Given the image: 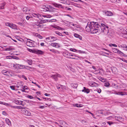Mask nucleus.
Instances as JSON below:
<instances>
[{
  "label": "nucleus",
  "instance_id": "obj_1",
  "mask_svg": "<svg viewBox=\"0 0 127 127\" xmlns=\"http://www.w3.org/2000/svg\"><path fill=\"white\" fill-rule=\"evenodd\" d=\"M99 25L97 22H89L86 27V31L88 32H90L91 33L94 34L98 32H108V27L104 24Z\"/></svg>",
  "mask_w": 127,
  "mask_h": 127
},
{
  "label": "nucleus",
  "instance_id": "obj_2",
  "mask_svg": "<svg viewBox=\"0 0 127 127\" xmlns=\"http://www.w3.org/2000/svg\"><path fill=\"white\" fill-rule=\"evenodd\" d=\"M56 10L53 8L52 6L48 5H46L43 6L41 8L40 10L41 11L54 12Z\"/></svg>",
  "mask_w": 127,
  "mask_h": 127
},
{
  "label": "nucleus",
  "instance_id": "obj_3",
  "mask_svg": "<svg viewBox=\"0 0 127 127\" xmlns=\"http://www.w3.org/2000/svg\"><path fill=\"white\" fill-rule=\"evenodd\" d=\"M50 77L54 79L55 80L57 81L58 80V77H60L61 76L59 74L56 73L53 74L51 75Z\"/></svg>",
  "mask_w": 127,
  "mask_h": 127
},
{
  "label": "nucleus",
  "instance_id": "obj_4",
  "mask_svg": "<svg viewBox=\"0 0 127 127\" xmlns=\"http://www.w3.org/2000/svg\"><path fill=\"white\" fill-rule=\"evenodd\" d=\"M104 13L107 16H111L113 15V13L111 12L108 10L104 11Z\"/></svg>",
  "mask_w": 127,
  "mask_h": 127
},
{
  "label": "nucleus",
  "instance_id": "obj_5",
  "mask_svg": "<svg viewBox=\"0 0 127 127\" xmlns=\"http://www.w3.org/2000/svg\"><path fill=\"white\" fill-rule=\"evenodd\" d=\"M52 4L55 6L56 7L58 8H63L64 7L61 4H59L58 3H52Z\"/></svg>",
  "mask_w": 127,
  "mask_h": 127
},
{
  "label": "nucleus",
  "instance_id": "obj_6",
  "mask_svg": "<svg viewBox=\"0 0 127 127\" xmlns=\"http://www.w3.org/2000/svg\"><path fill=\"white\" fill-rule=\"evenodd\" d=\"M89 85L92 87H97L98 84L94 82H90L89 83Z\"/></svg>",
  "mask_w": 127,
  "mask_h": 127
},
{
  "label": "nucleus",
  "instance_id": "obj_7",
  "mask_svg": "<svg viewBox=\"0 0 127 127\" xmlns=\"http://www.w3.org/2000/svg\"><path fill=\"white\" fill-rule=\"evenodd\" d=\"M26 45L30 47H33L34 44L32 42L30 41H27L26 42Z\"/></svg>",
  "mask_w": 127,
  "mask_h": 127
},
{
  "label": "nucleus",
  "instance_id": "obj_8",
  "mask_svg": "<svg viewBox=\"0 0 127 127\" xmlns=\"http://www.w3.org/2000/svg\"><path fill=\"white\" fill-rule=\"evenodd\" d=\"M111 70L113 73L115 74L117 72V68L115 67H113L111 68Z\"/></svg>",
  "mask_w": 127,
  "mask_h": 127
},
{
  "label": "nucleus",
  "instance_id": "obj_9",
  "mask_svg": "<svg viewBox=\"0 0 127 127\" xmlns=\"http://www.w3.org/2000/svg\"><path fill=\"white\" fill-rule=\"evenodd\" d=\"M17 67H18L20 69L24 68H25V66L22 64H16V65Z\"/></svg>",
  "mask_w": 127,
  "mask_h": 127
},
{
  "label": "nucleus",
  "instance_id": "obj_10",
  "mask_svg": "<svg viewBox=\"0 0 127 127\" xmlns=\"http://www.w3.org/2000/svg\"><path fill=\"white\" fill-rule=\"evenodd\" d=\"M51 44H53V45H52V46L55 47L56 48H59L60 47V44L59 43H52Z\"/></svg>",
  "mask_w": 127,
  "mask_h": 127
},
{
  "label": "nucleus",
  "instance_id": "obj_11",
  "mask_svg": "<svg viewBox=\"0 0 127 127\" xmlns=\"http://www.w3.org/2000/svg\"><path fill=\"white\" fill-rule=\"evenodd\" d=\"M2 73L4 75L7 76H8L9 74V71H7L5 70H2Z\"/></svg>",
  "mask_w": 127,
  "mask_h": 127
},
{
  "label": "nucleus",
  "instance_id": "obj_12",
  "mask_svg": "<svg viewBox=\"0 0 127 127\" xmlns=\"http://www.w3.org/2000/svg\"><path fill=\"white\" fill-rule=\"evenodd\" d=\"M23 113L27 116H30L31 114V113L28 110H25L24 112H23Z\"/></svg>",
  "mask_w": 127,
  "mask_h": 127
},
{
  "label": "nucleus",
  "instance_id": "obj_13",
  "mask_svg": "<svg viewBox=\"0 0 127 127\" xmlns=\"http://www.w3.org/2000/svg\"><path fill=\"white\" fill-rule=\"evenodd\" d=\"M64 56H65V57L68 58H71L73 59H77L75 58H71V57H70V54L69 53L66 54L65 53L64 54Z\"/></svg>",
  "mask_w": 127,
  "mask_h": 127
},
{
  "label": "nucleus",
  "instance_id": "obj_14",
  "mask_svg": "<svg viewBox=\"0 0 127 127\" xmlns=\"http://www.w3.org/2000/svg\"><path fill=\"white\" fill-rule=\"evenodd\" d=\"M121 48H123V49L127 51V46L126 44H122L120 46Z\"/></svg>",
  "mask_w": 127,
  "mask_h": 127
},
{
  "label": "nucleus",
  "instance_id": "obj_15",
  "mask_svg": "<svg viewBox=\"0 0 127 127\" xmlns=\"http://www.w3.org/2000/svg\"><path fill=\"white\" fill-rule=\"evenodd\" d=\"M74 36L75 37L79 38L80 40H81L82 39V37L77 34L75 33L74 34Z\"/></svg>",
  "mask_w": 127,
  "mask_h": 127
},
{
  "label": "nucleus",
  "instance_id": "obj_16",
  "mask_svg": "<svg viewBox=\"0 0 127 127\" xmlns=\"http://www.w3.org/2000/svg\"><path fill=\"white\" fill-rule=\"evenodd\" d=\"M84 89L82 90V92H84L85 93H86L87 94L89 93L90 92V91L89 89H87L85 87H84Z\"/></svg>",
  "mask_w": 127,
  "mask_h": 127
},
{
  "label": "nucleus",
  "instance_id": "obj_17",
  "mask_svg": "<svg viewBox=\"0 0 127 127\" xmlns=\"http://www.w3.org/2000/svg\"><path fill=\"white\" fill-rule=\"evenodd\" d=\"M5 121L7 124L9 126L11 125V122L9 120L8 118H6Z\"/></svg>",
  "mask_w": 127,
  "mask_h": 127
},
{
  "label": "nucleus",
  "instance_id": "obj_18",
  "mask_svg": "<svg viewBox=\"0 0 127 127\" xmlns=\"http://www.w3.org/2000/svg\"><path fill=\"white\" fill-rule=\"evenodd\" d=\"M71 85V86L73 88H76L78 86L77 84L75 83L72 84Z\"/></svg>",
  "mask_w": 127,
  "mask_h": 127
},
{
  "label": "nucleus",
  "instance_id": "obj_19",
  "mask_svg": "<svg viewBox=\"0 0 127 127\" xmlns=\"http://www.w3.org/2000/svg\"><path fill=\"white\" fill-rule=\"evenodd\" d=\"M110 1L114 3H117L119 2V0H110Z\"/></svg>",
  "mask_w": 127,
  "mask_h": 127
},
{
  "label": "nucleus",
  "instance_id": "obj_20",
  "mask_svg": "<svg viewBox=\"0 0 127 127\" xmlns=\"http://www.w3.org/2000/svg\"><path fill=\"white\" fill-rule=\"evenodd\" d=\"M15 26L12 23H10V24L9 27L13 29H15Z\"/></svg>",
  "mask_w": 127,
  "mask_h": 127
},
{
  "label": "nucleus",
  "instance_id": "obj_21",
  "mask_svg": "<svg viewBox=\"0 0 127 127\" xmlns=\"http://www.w3.org/2000/svg\"><path fill=\"white\" fill-rule=\"evenodd\" d=\"M59 122L61 125H63L64 123H65V124L67 125V123L66 122L63 120H60L59 121Z\"/></svg>",
  "mask_w": 127,
  "mask_h": 127
},
{
  "label": "nucleus",
  "instance_id": "obj_22",
  "mask_svg": "<svg viewBox=\"0 0 127 127\" xmlns=\"http://www.w3.org/2000/svg\"><path fill=\"white\" fill-rule=\"evenodd\" d=\"M112 50L113 52L115 53H117L119 50L117 48H112Z\"/></svg>",
  "mask_w": 127,
  "mask_h": 127
},
{
  "label": "nucleus",
  "instance_id": "obj_23",
  "mask_svg": "<svg viewBox=\"0 0 127 127\" xmlns=\"http://www.w3.org/2000/svg\"><path fill=\"white\" fill-rule=\"evenodd\" d=\"M27 62L29 64L31 65L32 64V60H27Z\"/></svg>",
  "mask_w": 127,
  "mask_h": 127
},
{
  "label": "nucleus",
  "instance_id": "obj_24",
  "mask_svg": "<svg viewBox=\"0 0 127 127\" xmlns=\"http://www.w3.org/2000/svg\"><path fill=\"white\" fill-rule=\"evenodd\" d=\"M57 39V38L56 37L52 36L51 40L50 41H55Z\"/></svg>",
  "mask_w": 127,
  "mask_h": 127
},
{
  "label": "nucleus",
  "instance_id": "obj_25",
  "mask_svg": "<svg viewBox=\"0 0 127 127\" xmlns=\"http://www.w3.org/2000/svg\"><path fill=\"white\" fill-rule=\"evenodd\" d=\"M115 94H117L118 95H124L122 94V92H115Z\"/></svg>",
  "mask_w": 127,
  "mask_h": 127
},
{
  "label": "nucleus",
  "instance_id": "obj_26",
  "mask_svg": "<svg viewBox=\"0 0 127 127\" xmlns=\"http://www.w3.org/2000/svg\"><path fill=\"white\" fill-rule=\"evenodd\" d=\"M55 32L56 34L58 35H59L61 36H63V35H62V34L59 32L56 31Z\"/></svg>",
  "mask_w": 127,
  "mask_h": 127
},
{
  "label": "nucleus",
  "instance_id": "obj_27",
  "mask_svg": "<svg viewBox=\"0 0 127 127\" xmlns=\"http://www.w3.org/2000/svg\"><path fill=\"white\" fill-rule=\"evenodd\" d=\"M48 20H41L40 22V23H43L47 22Z\"/></svg>",
  "mask_w": 127,
  "mask_h": 127
},
{
  "label": "nucleus",
  "instance_id": "obj_28",
  "mask_svg": "<svg viewBox=\"0 0 127 127\" xmlns=\"http://www.w3.org/2000/svg\"><path fill=\"white\" fill-rule=\"evenodd\" d=\"M22 83H23V82H19L18 83V84H22ZM23 86V85H21L20 86L19 85V86H18V85H16V86H15V87L16 88H19V87L21 86Z\"/></svg>",
  "mask_w": 127,
  "mask_h": 127
},
{
  "label": "nucleus",
  "instance_id": "obj_29",
  "mask_svg": "<svg viewBox=\"0 0 127 127\" xmlns=\"http://www.w3.org/2000/svg\"><path fill=\"white\" fill-rule=\"evenodd\" d=\"M27 10V8L26 7H24L23 9V11L24 12H26Z\"/></svg>",
  "mask_w": 127,
  "mask_h": 127
},
{
  "label": "nucleus",
  "instance_id": "obj_30",
  "mask_svg": "<svg viewBox=\"0 0 127 127\" xmlns=\"http://www.w3.org/2000/svg\"><path fill=\"white\" fill-rule=\"evenodd\" d=\"M75 106L77 107H80L82 106V105L80 104H76Z\"/></svg>",
  "mask_w": 127,
  "mask_h": 127
},
{
  "label": "nucleus",
  "instance_id": "obj_31",
  "mask_svg": "<svg viewBox=\"0 0 127 127\" xmlns=\"http://www.w3.org/2000/svg\"><path fill=\"white\" fill-rule=\"evenodd\" d=\"M110 46H113L115 47H117V45L115 44H111L109 45Z\"/></svg>",
  "mask_w": 127,
  "mask_h": 127
},
{
  "label": "nucleus",
  "instance_id": "obj_32",
  "mask_svg": "<svg viewBox=\"0 0 127 127\" xmlns=\"http://www.w3.org/2000/svg\"><path fill=\"white\" fill-rule=\"evenodd\" d=\"M13 49H12V48H11L10 47H9L8 48H6L5 49V50L6 51H11V50H12Z\"/></svg>",
  "mask_w": 127,
  "mask_h": 127
},
{
  "label": "nucleus",
  "instance_id": "obj_33",
  "mask_svg": "<svg viewBox=\"0 0 127 127\" xmlns=\"http://www.w3.org/2000/svg\"><path fill=\"white\" fill-rule=\"evenodd\" d=\"M13 57V56H7L6 57V58L7 59H10L12 58Z\"/></svg>",
  "mask_w": 127,
  "mask_h": 127
},
{
  "label": "nucleus",
  "instance_id": "obj_34",
  "mask_svg": "<svg viewBox=\"0 0 127 127\" xmlns=\"http://www.w3.org/2000/svg\"><path fill=\"white\" fill-rule=\"evenodd\" d=\"M77 52H79V53H85V52L82 51L80 50H77Z\"/></svg>",
  "mask_w": 127,
  "mask_h": 127
},
{
  "label": "nucleus",
  "instance_id": "obj_35",
  "mask_svg": "<svg viewBox=\"0 0 127 127\" xmlns=\"http://www.w3.org/2000/svg\"><path fill=\"white\" fill-rule=\"evenodd\" d=\"M70 50L73 52H76L77 51V50L75 49H73L72 48H71L70 49Z\"/></svg>",
  "mask_w": 127,
  "mask_h": 127
},
{
  "label": "nucleus",
  "instance_id": "obj_36",
  "mask_svg": "<svg viewBox=\"0 0 127 127\" xmlns=\"http://www.w3.org/2000/svg\"><path fill=\"white\" fill-rule=\"evenodd\" d=\"M27 97L28 98H30V99H33V97L31 95H27Z\"/></svg>",
  "mask_w": 127,
  "mask_h": 127
},
{
  "label": "nucleus",
  "instance_id": "obj_37",
  "mask_svg": "<svg viewBox=\"0 0 127 127\" xmlns=\"http://www.w3.org/2000/svg\"><path fill=\"white\" fill-rule=\"evenodd\" d=\"M37 54H42V52L41 51L38 50L37 51Z\"/></svg>",
  "mask_w": 127,
  "mask_h": 127
},
{
  "label": "nucleus",
  "instance_id": "obj_38",
  "mask_svg": "<svg viewBox=\"0 0 127 127\" xmlns=\"http://www.w3.org/2000/svg\"><path fill=\"white\" fill-rule=\"evenodd\" d=\"M15 86H10V87L11 89L13 90H15Z\"/></svg>",
  "mask_w": 127,
  "mask_h": 127
},
{
  "label": "nucleus",
  "instance_id": "obj_39",
  "mask_svg": "<svg viewBox=\"0 0 127 127\" xmlns=\"http://www.w3.org/2000/svg\"><path fill=\"white\" fill-rule=\"evenodd\" d=\"M122 55H124V54L122 52H121V51L119 50L118 52L117 53Z\"/></svg>",
  "mask_w": 127,
  "mask_h": 127
},
{
  "label": "nucleus",
  "instance_id": "obj_40",
  "mask_svg": "<svg viewBox=\"0 0 127 127\" xmlns=\"http://www.w3.org/2000/svg\"><path fill=\"white\" fill-rule=\"evenodd\" d=\"M12 58L17 60H18L19 59V58L18 57L14 56H13V57Z\"/></svg>",
  "mask_w": 127,
  "mask_h": 127
},
{
  "label": "nucleus",
  "instance_id": "obj_41",
  "mask_svg": "<svg viewBox=\"0 0 127 127\" xmlns=\"http://www.w3.org/2000/svg\"><path fill=\"white\" fill-rule=\"evenodd\" d=\"M109 85L110 84L109 83H105L104 85L105 86L108 87L109 86Z\"/></svg>",
  "mask_w": 127,
  "mask_h": 127
},
{
  "label": "nucleus",
  "instance_id": "obj_42",
  "mask_svg": "<svg viewBox=\"0 0 127 127\" xmlns=\"http://www.w3.org/2000/svg\"><path fill=\"white\" fill-rule=\"evenodd\" d=\"M3 104L7 106H8L10 105L9 104L4 102L3 103Z\"/></svg>",
  "mask_w": 127,
  "mask_h": 127
},
{
  "label": "nucleus",
  "instance_id": "obj_43",
  "mask_svg": "<svg viewBox=\"0 0 127 127\" xmlns=\"http://www.w3.org/2000/svg\"><path fill=\"white\" fill-rule=\"evenodd\" d=\"M49 50L50 51H51L55 53L56 52V50L54 49H50Z\"/></svg>",
  "mask_w": 127,
  "mask_h": 127
},
{
  "label": "nucleus",
  "instance_id": "obj_44",
  "mask_svg": "<svg viewBox=\"0 0 127 127\" xmlns=\"http://www.w3.org/2000/svg\"><path fill=\"white\" fill-rule=\"evenodd\" d=\"M37 36L40 39H41L42 38V37L39 34H38L37 35Z\"/></svg>",
  "mask_w": 127,
  "mask_h": 127
},
{
  "label": "nucleus",
  "instance_id": "obj_45",
  "mask_svg": "<svg viewBox=\"0 0 127 127\" xmlns=\"http://www.w3.org/2000/svg\"><path fill=\"white\" fill-rule=\"evenodd\" d=\"M9 74L11 73L12 74H13L14 73V71L13 70H10L9 71Z\"/></svg>",
  "mask_w": 127,
  "mask_h": 127
},
{
  "label": "nucleus",
  "instance_id": "obj_46",
  "mask_svg": "<svg viewBox=\"0 0 127 127\" xmlns=\"http://www.w3.org/2000/svg\"><path fill=\"white\" fill-rule=\"evenodd\" d=\"M22 77L23 78H24L25 80H27V78L25 76V75H22Z\"/></svg>",
  "mask_w": 127,
  "mask_h": 127
},
{
  "label": "nucleus",
  "instance_id": "obj_47",
  "mask_svg": "<svg viewBox=\"0 0 127 127\" xmlns=\"http://www.w3.org/2000/svg\"><path fill=\"white\" fill-rule=\"evenodd\" d=\"M56 28H57L59 30H64V29H63V28H61L60 27H59V26H57V27H56Z\"/></svg>",
  "mask_w": 127,
  "mask_h": 127
},
{
  "label": "nucleus",
  "instance_id": "obj_48",
  "mask_svg": "<svg viewBox=\"0 0 127 127\" xmlns=\"http://www.w3.org/2000/svg\"><path fill=\"white\" fill-rule=\"evenodd\" d=\"M107 123L110 125L111 124H113V122H107Z\"/></svg>",
  "mask_w": 127,
  "mask_h": 127
},
{
  "label": "nucleus",
  "instance_id": "obj_49",
  "mask_svg": "<svg viewBox=\"0 0 127 127\" xmlns=\"http://www.w3.org/2000/svg\"><path fill=\"white\" fill-rule=\"evenodd\" d=\"M14 101H15V103H20V102L19 101L17 100H14Z\"/></svg>",
  "mask_w": 127,
  "mask_h": 127
},
{
  "label": "nucleus",
  "instance_id": "obj_50",
  "mask_svg": "<svg viewBox=\"0 0 127 127\" xmlns=\"http://www.w3.org/2000/svg\"><path fill=\"white\" fill-rule=\"evenodd\" d=\"M10 24V23H5V25L6 26L9 27Z\"/></svg>",
  "mask_w": 127,
  "mask_h": 127
},
{
  "label": "nucleus",
  "instance_id": "obj_51",
  "mask_svg": "<svg viewBox=\"0 0 127 127\" xmlns=\"http://www.w3.org/2000/svg\"><path fill=\"white\" fill-rule=\"evenodd\" d=\"M66 9H67V10H71V8L67 7H66Z\"/></svg>",
  "mask_w": 127,
  "mask_h": 127
},
{
  "label": "nucleus",
  "instance_id": "obj_52",
  "mask_svg": "<svg viewBox=\"0 0 127 127\" xmlns=\"http://www.w3.org/2000/svg\"><path fill=\"white\" fill-rule=\"evenodd\" d=\"M44 106H40L39 107V108L41 109H43L44 108Z\"/></svg>",
  "mask_w": 127,
  "mask_h": 127
},
{
  "label": "nucleus",
  "instance_id": "obj_53",
  "mask_svg": "<svg viewBox=\"0 0 127 127\" xmlns=\"http://www.w3.org/2000/svg\"><path fill=\"white\" fill-rule=\"evenodd\" d=\"M51 37H52V36L49 37H48L46 39H48L49 40H51Z\"/></svg>",
  "mask_w": 127,
  "mask_h": 127
},
{
  "label": "nucleus",
  "instance_id": "obj_54",
  "mask_svg": "<svg viewBox=\"0 0 127 127\" xmlns=\"http://www.w3.org/2000/svg\"><path fill=\"white\" fill-rule=\"evenodd\" d=\"M30 18V16H26V19L27 20H29V19Z\"/></svg>",
  "mask_w": 127,
  "mask_h": 127
},
{
  "label": "nucleus",
  "instance_id": "obj_55",
  "mask_svg": "<svg viewBox=\"0 0 127 127\" xmlns=\"http://www.w3.org/2000/svg\"><path fill=\"white\" fill-rule=\"evenodd\" d=\"M4 5H3L1 6H0V9H3L4 8Z\"/></svg>",
  "mask_w": 127,
  "mask_h": 127
},
{
  "label": "nucleus",
  "instance_id": "obj_56",
  "mask_svg": "<svg viewBox=\"0 0 127 127\" xmlns=\"http://www.w3.org/2000/svg\"><path fill=\"white\" fill-rule=\"evenodd\" d=\"M18 24L21 26L23 25V24L22 23L18 22Z\"/></svg>",
  "mask_w": 127,
  "mask_h": 127
},
{
  "label": "nucleus",
  "instance_id": "obj_57",
  "mask_svg": "<svg viewBox=\"0 0 127 127\" xmlns=\"http://www.w3.org/2000/svg\"><path fill=\"white\" fill-rule=\"evenodd\" d=\"M72 56V57H78V58H79V57H77V56L75 55H74L73 54H71V55H70V56Z\"/></svg>",
  "mask_w": 127,
  "mask_h": 127
},
{
  "label": "nucleus",
  "instance_id": "obj_58",
  "mask_svg": "<svg viewBox=\"0 0 127 127\" xmlns=\"http://www.w3.org/2000/svg\"><path fill=\"white\" fill-rule=\"evenodd\" d=\"M22 109L23 111V112H24L25 111V110H26L25 108H22Z\"/></svg>",
  "mask_w": 127,
  "mask_h": 127
},
{
  "label": "nucleus",
  "instance_id": "obj_59",
  "mask_svg": "<svg viewBox=\"0 0 127 127\" xmlns=\"http://www.w3.org/2000/svg\"><path fill=\"white\" fill-rule=\"evenodd\" d=\"M2 114L3 115H6V113L4 112V111H3V112H2Z\"/></svg>",
  "mask_w": 127,
  "mask_h": 127
},
{
  "label": "nucleus",
  "instance_id": "obj_60",
  "mask_svg": "<svg viewBox=\"0 0 127 127\" xmlns=\"http://www.w3.org/2000/svg\"><path fill=\"white\" fill-rule=\"evenodd\" d=\"M44 43H41L40 44V45L42 46H44Z\"/></svg>",
  "mask_w": 127,
  "mask_h": 127
},
{
  "label": "nucleus",
  "instance_id": "obj_61",
  "mask_svg": "<svg viewBox=\"0 0 127 127\" xmlns=\"http://www.w3.org/2000/svg\"><path fill=\"white\" fill-rule=\"evenodd\" d=\"M101 90L99 89V90H98L97 91V92L98 93H100L101 92Z\"/></svg>",
  "mask_w": 127,
  "mask_h": 127
},
{
  "label": "nucleus",
  "instance_id": "obj_62",
  "mask_svg": "<svg viewBox=\"0 0 127 127\" xmlns=\"http://www.w3.org/2000/svg\"><path fill=\"white\" fill-rule=\"evenodd\" d=\"M21 91H22L23 92H26V91H25V88H23L21 89Z\"/></svg>",
  "mask_w": 127,
  "mask_h": 127
},
{
  "label": "nucleus",
  "instance_id": "obj_63",
  "mask_svg": "<svg viewBox=\"0 0 127 127\" xmlns=\"http://www.w3.org/2000/svg\"><path fill=\"white\" fill-rule=\"evenodd\" d=\"M44 95L46 96H49L50 95L49 94H47V93H45V94H44Z\"/></svg>",
  "mask_w": 127,
  "mask_h": 127
},
{
  "label": "nucleus",
  "instance_id": "obj_64",
  "mask_svg": "<svg viewBox=\"0 0 127 127\" xmlns=\"http://www.w3.org/2000/svg\"><path fill=\"white\" fill-rule=\"evenodd\" d=\"M123 61H124L126 62L127 63V60H125L124 59H123V60H122Z\"/></svg>",
  "mask_w": 127,
  "mask_h": 127
}]
</instances>
